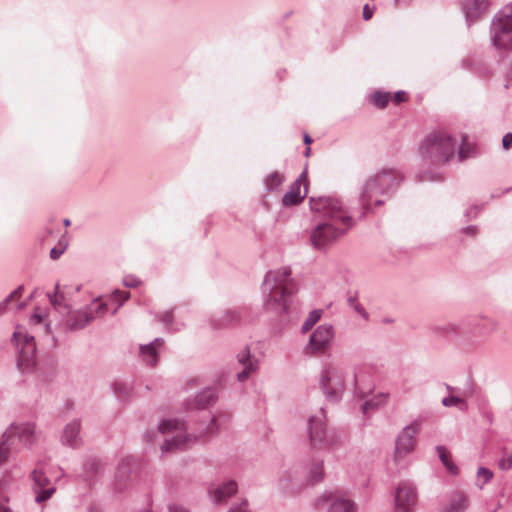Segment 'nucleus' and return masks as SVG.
Here are the masks:
<instances>
[{
    "instance_id": "nucleus-1",
    "label": "nucleus",
    "mask_w": 512,
    "mask_h": 512,
    "mask_svg": "<svg viewBox=\"0 0 512 512\" xmlns=\"http://www.w3.org/2000/svg\"><path fill=\"white\" fill-rule=\"evenodd\" d=\"M403 180V173L394 168H384L369 176L360 187V205L365 211L382 206Z\"/></svg>"
},
{
    "instance_id": "nucleus-2",
    "label": "nucleus",
    "mask_w": 512,
    "mask_h": 512,
    "mask_svg": "<svg viewBox=\"0 0 512 512\" xmlns=\"http://www.w3.org/2000/svg\"><path fill=\"white\" fill-rule=\"evenodd\" d=\"M458 149V157L466 158L464 150L455 137L446 131H433L420 142L418 155L423 167H440L448 163Z\"/></svg>"
},
{
    "instance_id": "nucleus-3",
    "label": "nucleus",
    "mask_w": 512,
    "mask_h": 512,
    "mask_svg": "<svg viewBox=\"0 0 512 512\" xmlns=\"http://www.w3.org/2000/svg\"><path fill=\"white\" fill-rule=\"evenodd\" d=\"M353 224L352 217L338 198L322 197V245L343 236Z\"/></svg>"
},
{
    "instance_id": "nucleus-4",
    "label": "nucleus",
    "mask_w": 512,
    "mask_h": 512,
    "mask_svg": "<svg viewBox=\"0 0 512 512\" xmlns=\"http://www.w3.org/2000/svg\"><path fill=\"white\" fill-rule=\"evenodd\" d=\"M290 273L289 268H281L266 275L264 287L269 291L267 305L277 310H286L290 296L297 290Z\"/></svg>"
},
{
    "instance_id": "nucleus-5",
    "label": "nucleus",
    "mask_w": 512,
    "mask_h": 512,
    "mask_svg": "<svg viewBox=\"0 0 512 512\" xmlns=\"http://www.w3.org/2000/svg\"><path fill=\"white\" fill-rule=\"evenodd\" d=\"M491 45L500 51H512V2L506 4L492 18Z\"/></svg>"
},
{
    "instance_id": "nucleus-6",
    "label": "nucleus",
    "mask_w": 512,
    "mask_h": 512,
    "mask_svg": "<svg viewBox=\"0 0 512 512\" xmlns=\"http://www.w3.org/2000/svg\"><path fill=\"white\" fill-rule=\"evenodd\" d=\"M345 391V375L337 365H328L322 370V397L329 403H337Z\"/></svg>"
},
{
    "instance_id": "nucleus-7",
    "label": "nucleus",
    "mask_w": 512,
    "mask_h": 512,
    "mask_svg": "<svg viewBox=\"0 0 512 512\" xmlns=\"http://www.w3.org/2000/svg\"><path fill=\"white\" fill-rule=\"evenodd\" d=\"M421 427V423L418 420L412 421L410 424L405 426L395 441V459H401L411 453L414 450L418 434Z\"/></svg>"
},
{
    "instance_id": "nucleus-8",
    "label": "nucleus",
    "mask_w": 512,
    "mask_h": 512,
    "mask_svg": "<svg viewBox=\"0 0 512 512\" xmlns=\"http://www.w3.org/2000/svg\"><path fill=\"white\" fill-rule=\"evenodd\" d=\"M107 310V303L102 299H96L90 304L88 310L72 313L68 319V325L73 330L81 329L93 319L103 316Z\"/></svg>"
},
{
    "instance_id": "nucleus-9",
    "label": "nucleus",
    "mask_w": 512,
    "mask_h": 512,
    "mask_svg": "<svg viewBox=\"0 0 512 512\" xmlns=\"http://www.w3.org/2000/svg\"><path fill=\"white\" fill-rule=\"evenodd\" d=\"M159 430L167 436L173 434L171 438L165 440L162 446L163 451H173L183 446L187 440L184 423L178 420L163 421L159 426Z\"/></svg>"
},
{
    "instance_id": "nucleus-10",
    "label": "nucleus",
    "mask_w": 512,
    "mask_h": 512,
    "mask_svg": "<svg viewBox=\"0 0 512 512\" xmlns=\"http://www.w3.org/2000/svg\"><path fill=\"white\" fill-rule=\"evenodd\" d=\"M417 505V492L412 483L403 482L395 491V512H414Z\"/></svg>"
},
{
    "instance_id": "nucleus-11",
    "label": "nucleus",
    "mask_w": 512,
    "mask_h": 512,
    "mask_svg": "<svg viewBox=\"0 0 512 512\" xmlns=\"http://www.w3.org/2000/svg\"><path fill=\"white\" fill-rule=\"evenodd\" d=\"M18 345L21 344L19 361L24 369H29L35 364L36 346L34 338L25 334L20 327H17L13 335Z\"/></svg>"
},
{
    "instance_id": "nucleus-12",
    "label": "nucleus",
    "mask_w": 512,
    "mask_h": 512,
    "mask_svg": "<svg viewBox=\"0 0 512 512\" xmlns=\"http://www.w3.org/2000/svg\"><path fill=\"white\" fill-rule=\"evenodd\" d=\"M326 512H356V505L345 498L340 492L325 491L322 494V508Z\"/></svg>"
},
{
    "instance_id": "nucleus-13",
    "label": "nucleus",
    "mask_w": 512,
    "mask_h": 512,
    "mask_svg": "<svg viewBox=\"0 0 512 512\" xmlns=\"http://www.w3.org/2000/svg\"><path fill=\"white\" fill-rule=\"evenodd\" d=\"M375 387L372 368L367 365H361L354 371V390L361 397L371 393Z\"/></svg>"
},
{
    "instance_id": "nucleus-14",
    "label": "nucleus",
    "mask_w": 512,
    "mask_h": 512,
    "mask_svg": "<svg viewBox=\"0 0 512 512\" xmlns=\"http://www.w3.org/2000/svg\"><path fill=\"white\" fill-rule=\"evenodd\" d=\"M470 506L469 497L462 491H453L441 512H465Z\"/></svg>"
},
{
    "instance_id": "nucleus-15",
    "label": "nucleus",
    "mask_w": 512,
    "mask_h": 512,
    "mask_svg": "<svg viewBox=\"0 0 512 512\" xmlns=\"http://www.w3.org/2000/svg\"><path fill=\"white\" fill-rule=\"evenodd\" d=\"M487 8V0H465L462 5L463 12L469 25L484 14Z\"/></svg>"
},
{
    "instance_id": "nucleus-16",
    "label": "nucleus",
    "mask_w": 512,
    "mask_h": 512,
    "mask_svg": "<svg viewBox=\"0 0 512 512\" xmlns=\"http://www.w3.org/2000/svg\"><path fill=\"white\" fill-rule=\"evenodd\" d=\"M35 428L34 425L30 423L25 424H13L11 425L4 436L10 437H18L20 441L24 443H31L34 439Z\"/></svg>"
},
{
    "instance_id": "nucleus-17",
    "label": "nucleus",
    "mask_w": 512,
    "mask_h": 512,
    "mask_svg": "<svg viewBox=\"0 0 512 512\" xmlns=\"http://www.w3.org/2000/svg\"><path fill=\"white\" fill-rule=\"evenodd\" d=\"M304 178L301 176L290 187V190L283 196L282 203L284 206H294L299 204L307 193L306 187L304 193L301 192V186L304 184Z\"/></svg>"
},
{
    "instance_id": "nucleus-18",
    "label": "nucleus",
    "mask_w": 512,
    "mask_h": 512,
    "mask_svg": "<svg viewBox=\"0 0 512 512\" xmlns=\"http://www.w3.org/2000/svg\"><path fill=\"white\" fill-rule=\"evenodd\" d=\"M304 337H307V342L303 346V354L308 357H317L320 353V327H316Z\"/></svg>"
},
{
    "instance_id": "nucleus-19",
    "label": "nucleus",
    "mask_w": 512,
    "mask_h": 512,
    "mask_svg": "<svg viewBox=\"0 0 512 512\" xmlns=\"http://www.w3.org/2000/svg\"><path fill=\"white\" fill-rule=\"evenodd\" d=\"M348 281V271L343 266L327 267V284L345 287Z\"/></svg>"
},
{
    "instance_id": "nucleus-20",
    "label": "nucleus",
    "mask_w": 512,
    "mask_h": 512,
    "mask_svg": "<svg viewBox=\"0 0 512 512\" xmlns=\"http://www.w3.org/2000/svg\"><path fill=\"white\" fill-rule=\"evenodd\" d=\"M238 360L243 366V370L237 374L239 381L246 380L250 373L256 369V361L251 359L249 350H244L238 355Z\"/></svg>"
},
{
    "instance_id": "nucleus-21",
    "label": "nucleus",
    "mask_w": 512,
    "mask_h": 512,
    "mask_svg": "<svg viewBox=\"0 0 512 512\" xmlns=\"http://www.w3.org/2000/svg\"><path fill=\"white\" fill-rule=\"evenodd\" d=\"M80 423L78 421H73L67 424L64 428L62 441L63 443L70 445L72 447L77 446L80 443Z\"/></svg>"
},
{
    "instance_id": "nucleus-22",
    "label": "nucleus",
    "mask_w": 512,
    "mask_h": 512,
    "mask_svg": "<svg viewBox=\"0 0 512 512\" xmlns=\"http://www.w3.org/2000/svg\"><path fill=\"white\" fill-rule=\"evenodd\" d=\"M163 345V341L156 339L149 345L141 346L140 354L147 365L154 366L157 363V349Z\"/></svg>"
},
{
    "instance_id": "nucleus-23",
    "label": "nucleus",
    "mask_w": 512,
    "mask_h": 512,
    "mask_svg": "<svg viewBox=\"0 0 512 512\" xmlns=\"http://www.w3.org/2000/svg\"><path fill=\"white\" fill-rule=\"evenodd\" d=\"M389 398V394L387 393H379L374 397L368 399L361 405V410L363 414L367 415L369 412L378 409L379 407L384 406Z\"/></svg>"
},
{
    "instance_id": "nucleus-24",
    "label": "nucleus",
    "mask_w": 512,
    "mask_h": 512,
    "mask_svg": "<svg viewBox=\"0 0 512 512\" xmlns=\"http://www.w3.org/2000/svg\"><path fill=\"white\" fill-rule=\"evenodd\" d=\"M237 491V484L233 481H230L223 486L217 488L214 493L213 497L215 502L220 503L225 501L227 498L231 497L233 494H235Z\"/></svg>"
},
{
    "instance_id": "nucleus-25",
    "label": "nucleus",
    "mask_w": 512,
    "mask_h": 512,
    "mask_svg": "<svg viewBox=\"0 0 512 512\" xmlns=\"http://www.w3.org/2000/svg\"><path fill=\"white\" fill-rule=\"evenodd\" d=\"M320 320V311L313 310L309 313L308 317L302 324L301 334L305 336L309 332H312L317 326L318 321Z\"/></svg>"
},
{
    "instance_id": "nucleus-26",
    "label": "nucleus",
    "mask_w": 512,
    "mask_h": 512,
    "mask_svg": "<svg viewBox=\"0 0 512 512\" xmlns=\"http://www.w3.org/2000/svg\"><path fill=\"white\" fill-rule=\"evenodd\" d=\"M437 453H438V456L441 460V462L443 463V465L446 467L447 471L449 473H451L452 475H456L458 473V467L455 463H453L449 457H448V454H447V451L445 449V447L443 446H438L437 447Z\"/></svg>"
},
{
    "instance_id": "nucleus-27",
    "label": "nucleus",
    "mask_w": 512,
    "mask_h": 512,
    "mask_svg": "<svg viewBox=\"0 0 512 512\" xmlns=\"http://www.w3.org/2000/svg\"><path fill=\"white\" fill-rule=\"evenodd\" d=\"M335 331L332 325H322V353L332 345Z\"/></svg>"
},
{
    "instance_id": "nucleus-28",
    "label": "nucleus",
    "mask_w": 512,
    "mask_h": 512,
    "mask_svg": "<svg viewBox=\"0 0 512 512\" xmlns=\"http://www.w3.org/2000/svg\"><path fill=\"white\" fill-rule=\"evenodd\" d=\"M308 431L311 446L315 447L317 445L319 432V420L316 416H313L309 419Z\"/></svg>"
},
{
    "instance_id": "nucleus-29",
    "label": "nucleus",
    "mask_w": 512,
    "mask_h": 512,
    "mask_svg": "<svg viewBox=\"0 0 512 512\" xmlns=\"http://www.w3.org/2000/svg\"><path fill=\"white\" fill-rule=\"evenodd\" d=\"M442 404L445 407H452L457 406L462 411H466L468 409V405L466 401L462 398L456 397V396H448L442 399Z\"/></svg>"
},
{
    "instance_id": "nucleus-30",
    "label": "nucleus",
    "mask_w": 512,
    "mask_h": 512,
    "mask_svg": "<svg viewBox=\"0 0 512 512\" xmlns=\"http://www.w3.org/2000/svg\"><path fill=\"white\" fill-rule=\"evenodd\" d=\"M215 398V394L212 390L204 391L201 395H199L195 407L205 408L211 403H213L215 401Z\"/></svg>"
},
{
    "instance_id": "nucleus-31",
    "label": "nucleus",
    "mask_w": 512,
    "mask_h": 512,
    "mask_svg": "<svg viewBox=\"0 0 512 512\" xmlns=\"http://www.w3.org/2000/svg\"><path fill=\"white\" fill-rule=\"evenodd\" d=\"M477 486L482 489L483 486L493 478V472L485 467H479L477 471Z\"/></svg>"
},
{
    "instance_id": "nucleus-32",
    "label": "nucleus",
    "mask_w": 512,
    "mask_h": 512,
    "mask_svg": "<svg viewBox=\"0 0 512 512\" xmlns=\"http://www.w3.org/2000/svg\"><path fill=\"white\" fill-rule=\"evenodd\" d=\"M130 297L129 292L115 290L113 294L110 296V301L117 303V306L114 309V313L119 309V307Z\"/></svg>"
},
{
    "instance_id": "nucleus-33",
    "label": "nucleus",
    "mask_w": 512,
    "mask_h": 512,
    "mask_svg": "<svg viewBox=\"0 0 512 512\" xmlns=\"http://www.w3.org/2000/svg\"><path fill=\"white\" fill-rule=\"evenodd\" d=\"M389 100L390 93L388 92L377 91L372 95L373 103L380 108H384L388 104Z\"/></svg>"
},
{
    "instance_id": "nucleus-34",
    "label": "nucleus",
    "mask_w": 512,
    "mask_h": 512,
    "mask_svg": "<svg viewBox=\"0 0 512 512\" xmlns=\"http://www.w3.org/2000/svg\"><path fill=\"white\" fill-rule=\"evenodd\" d=\"M498 467L503 471H507L512 467V452L503 451L498 461Z\"/></svg>"
},
{
    "instance_id": "nucleus-35",
    "label": "nucleus",
    "mask_w": 512,
    "mask_h": 512,
    "mask_svg": "<svg viewBox=\"0 0 512 512\" xmlns=\"http://www.w3.org/2000/svg\"><path fill=\"white\" fill-rule=\"evenodd\" d=\"M283 182V178L278 173H272L266 178V186L269 190L276 189Z\"/></svg>"
},
{
    "instance_id": "nucleus-36",
    "label": "nucleus",
    "mask_w": 512,
    "mask_h": 512,
    "mask_svg": "<svg viewBox=\"0 0 512 512\" xmlns=\"http://www.w3.org/2000/svg\"><path fill=\"white\" fill-rule=\"evenodd\" d=\"M348 303L351 308H353L358 314H360L364 319L368 318V314L364 307L357 301L355 297H349Z\"/></svg>"
},
{
    "instance_id": "nucleus-37",
    "label": "nucleus",
    "mask_w": 512,
    "mask_h": 512,
    "mask_svg": "<svg viewBox=\"0 0 512 512\" xmlns=\"http://www.w3.org/2000/svg\"><path fill=\"white\" fill-rule=\"evenodd\" d=\"M33 479H34L35 483L41 488L46 487L49 483V481H48L47 477L44 475V473L39 470H35L33 472Z\"/></svg>"
},
{
    "instance_id": "nucleus-38",
    "label": "nucleus",
    "mask_w": 512,
    "mask_h": 512,
    "mask_svg": "<svg viewBox=\"0 0 512 512\" xmlns=\"http://www.w3.org/2000/svg\"><path fill=\"white\" fill-rule=\"evenodd\" d=\"M419 181H440L442 180V176L439 173H420L417 175Z\"/></svg>"
},
{
    "instance_id": "nucleus-39",
    "label": "nucleus",
    "mask_w": 512,
    "mask_h": 512,
    "mask_svg": "<svg viewBox=\"0 0 512 512\" xmlns=\"http://www.w3.org/2000/svg\"><path fill=\"white\" fill-rule=\"evenodd\" d=\"M310 241H311V244L315 248L319 247V245H320V224L316 225V227L314 228V230L310 236Z\"/></svg>"
},
{
    "instance_id": "nucleus-40",
    "label": "nucleus",
    "mask_w": 512,
    "mask_h": 512,
    "mask_svg": "<svg viewBox=\"0 0 512 512\" xmlns=\"http://www.w3.org/2000/svg\"><path fill=\"white\" fill-rule=\"evenodd\" d=\"M64 297L63 295L59 292L58 290V286H56V292L54 294L53 297H51L50 301H51V304L56 308V309H59L62 305V301H63Z\"/></svg>"
},
{
    "instance_id": "nucleus-41",
    "label": "nucleus",
    "mask_w": 512,
    "mask_h": 512,
    "mask_svg": "<svg viewBox=\"0 0 512 512\" xmlns=\"http://www.w3.org/2000/svg\"><path fill=\"white\" fill-rule=\"evenodd\" d=\"M9 456V448L5 442L0 444V466L5 464Z\"/></svg>"
},
{
    "instance_id": "nucleus-42",
    "label": "nucleus",
    "mask_w": 512,
    "mask_h": 512,
    "mask_svg": "<svg viewBox=\"0 0 512 512\" xmlns=\"http://www.w3.org/2000/svg\"><path fill=\"white\" fill-rule=\"evenodd\" d=\"M53 492H54L53 488L42 490L41 493H39L37 495L36 501L37 502H43V501L49 499L51 497V495L53 494Z\"/></svg>"
},
{
    "instance_id": "nucleus-43",
    "label": "nucleus",
    "mask_w": 512,
    "mask_h": 512,
    "mask_svg": "<svg viewBox=\"0 0 512 512\" xmlns=\"http://www.w3.org/2000/svg\"><path fill=\"white\" fill-rule=\"evenodd\" d=\"M22 287H19L18 289H16L14 292H12L10 294V296L8 297V299L6 300V304L9 305L11 304L14 300H18L21 295H22Z\"/></svg>"
},
{
    "instance_id": "nucleus-44",
    "label": "nucleus",
    "mask_w": 512,
    "mask_h": 512,
    "mask_svg": "<svg viewBox=\"0 0 512 512\" xmlns=\"http://www.w3.org/2000/svg\"><path fill=\"white\" fill-rule=\"evenodd\" d=\"M502 146L504 149H509L512 146V133H506L502 138Z\"/></svg>"
},
{
    "instance_id": "nucleus-45",
    "label": "nucleus",
    "mask_w": 512,
    "mask_h": 512,
    "mask_svg": "<svg viewBox=\"0 0 512 512\" xmlns=\"http://www.w3.org/2000/svg\"><path fill=\"white\" fill-rule=\"evenodd\" d=\"M407 100V95L404 91H397L395 94H394V101L395 103H401V102H404Z\"/></svg>"
},
{
    "instance_id": "nucleus-46",
    "label": "nucleus",
    "mask_w": 512,
    "mask_h": 512,
    "mask_svg": "<svg viewBox=\"0 0 512 512\" xmlns=\"http://www.w3.org/2000/svg\"><path fill=\"white\" fill-rule=\"evenodd\" d=\"M372 15H373V9H371L369 7V5L366 4L363 7V19L364 20H369L372 17Z\"/></svg>"
},
{
    "instance_id": "nucleus-47",
    "label": "nucleus",
    "mask_w": 512,
    "mask_h": 512,
    "mask_svg": "<svg viewBox=\"0 0 512 512\" xmlns=\"http://www.w3.org/2000/svg\"><path fill=\"white\" fill-rule=\"evenodd\" d=\"M140 281L135 278H126L124 280V285L127 287H137L139 285Z\"/></svg>"
},
{
    "instance_id": "nucleus-48",
    "label": "nucleus",
    "mask_w": 512,
    "mask_h": 512,
    "mask_svg": "<svg viewBox=\"0 0 512 512\" xmlns=\"http://www.w3.org/2000/svg\"><path fill=\"white\" fill-rule=\"evenodd\" d=\"M7 499L0 495V512H12L10 508L5 504Z\"/></svg>"
},
{
    "instance_id": "nucleus-49",
    "label": "nucleus",
    "mask_w": 512,
    "mask_h": 512,
    "mask_svg": "<svg viewBox=\"0 0 512 512\" xmlns=\"http://www.w3.org/2000/svg\"><path fill=\"white\" fill-rule=\"evenodd\" d=\"M230 512H247V502H242L239 506L232 508Z\"/></svg>"
},
{
    "instance_id": "nucleus-50",
    "label": "nucleus",
    "mask_w": 512,
    "mask_h": 512,
    "mask_svg": "<svg viewBox=\"0 0 512 512\" xmlns=\"http://www.w3.org/2000/svg\"><path fill=\"white\" fill-rule=\"evenodd\" d=\"M62 254V251L61 250H57L55 248H53L51 251H50V256L52 259H57L59 258V256Z\"/></svg>"
},
{
    "instance_id": "nucleus-51",
    "label": "nucleus",
    "mask_w": 512,
    "mask_h": 512,
    "mask_svg": "<svg viewBox=\"0 0 512 512\" xmlns=\"http://www.w3.org/2000/svg\"><path fill=\"white\" fill-rule=\"evenodd\" d=\"M478 207H474L473 209H469L466 211V216L468 217H475L478 213Z\"/></svg>"
},
{
    "instance_id": "nucleus-52",
    "label": "nucleus",
    "mask_w": 512,
    "mask_h": 512,
    "mask_svg": "<svg viewBox=\"0 0 512 512\" xmlns=\"http://www.w3.org/2000/svg\"><path fill=\"white\" fill-rule=\"evenodd\" d=\"M42 321V317L35 313L32 317H31V322L34 323V324H40Z\"/></svg>"
},
{
    "instance_id": "nucleus-53",
    "label": "nucleus",
    "mask_w": 512,
    "mask_h": 512,
    "mask_svg": "<svg viewBox=\"0 0 512 512\" xmlns=\"http://www.w3.org/2000/svg\"><path fill=\"white\" fill-rule=\"evenodd\" d=\"M170 512H189L187 511L185 508L181 507V506H171L170 507Z\"/></svg>"
},
{
    "instance_id": "nucleus-54",
    "label": "nucleus",
    "mask_w": 512,
    "mask_h": 512,
    "mask_svg": "<svg viewBox=\"0 0 512 512\" xmlns=\"http://www.w3.org/2000/svg\"><path fill=\"white\" fill-rule=\"evenodd\" d=\"M463 232L464 233H469V234H472L474 235L475 232H476V227L475 226H467L463 229Z\"/></svg>"
},
{
    "instance_id": "nucleus-55",
    "label": "nucleus",
    "mask_w": 512,
    "mask_h": 512,
    "mask_svg": "<svg viewBox=\"0 0 512 512\" xmlns=\"http://www.w3.org/2000/svg\"><path fill=\"white\" fill-rule=\"evenodd\" d=\"M318 205L319 203L317 201H315L314 199L311 200V209L313 211L317 212L319 210Z\"/></svg>"
},
{
    "instance_id": "nucleus-56",
    "label": "nucleus",
    "mask_w": 512,
    "mask_h": 512,
    "mask_svg": "<svg viewBox=\"0 0 512 512\" xmlns=\"http://www.w3.org/2000/svg\"><path fill=\"white\" fill-rule=\"evenodd\" d=\"M312 141H313V140L311 139V137H310L308 134H305V135H304V143H305L307 146H309V145L312 143Z\"/></svg>"
},
{
    "instance_id": "nucleus-57",
    "label": "nucleus",
    "mask_w": 512,
    "mask_h": 512,
    "mask_svg": "<svg viewBox=\"0 0 512 512\" xmlns=\"http://www.w3.org/2000/svg\"><path fill=\"white\" fill-rule=\"evenodd\" d=\"M304 155H305L306 157H308V156L310 155V148H309V147H307V148H306V150H305V152H304Z\"/></svg>"
},
{
    "instance_id": "nucleus-58",
    "label": "nucleus",
    "mask_w": 512,
    "mask_h": 512,
    "mask_svg": "<svg viewBox=\"0 0 512 512\" xmlns=\"http://www.w3.org/2000/svg\"><path fill=\"white\" fill-rule=\"evenodd\" d=\"M64 224H65V226H69V225H70V220H69V219H66V220L64 221Z\"/></svg>"
},
{
    "instance_id": "nucleus-59",
    "label": "nucleus",
    "mask_w": 512,
    "mask_h": 512,
    "mask_svg": "<svg viewBox=\"0 0 512 512\" xmlns=\"http://www.w3.org/2000/svg\"><path fill=\"white\" fill-rule=\"evenodd\" d=\"M399 0H395V4H398Z\"/></svg>"
}]
</instances>
